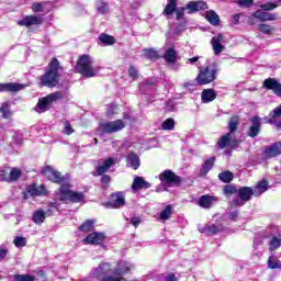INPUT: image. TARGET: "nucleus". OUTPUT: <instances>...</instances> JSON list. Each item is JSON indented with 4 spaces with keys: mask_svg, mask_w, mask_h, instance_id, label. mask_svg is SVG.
I'll return each instance as SVG.
<instances>
[{
    "mask_svg": "<svg viewBox=\"0 0 281 281\" xmlns=\"http://www.w3.org/2000/svg\"><path fill=\"white\" fill-rule=\"evenodd\" d=\"M0 179L1 181H10V175H8V171L5 170H0Z\"/></svg>",
    "mask_w": 281,
    "mask_h": 281,
    "instance_id": "58",
    "label": "nucleus"
},
{
    "mask_svg": "<svg viewBox=\"0 0 281 281\" xmlns=\"http://www.w3.org/2000/svg\"><path fill=\"white\" fill-rule=\"evenodd\" d=\"M228 128H229V132L231 135L234 134V132L236 131V128H238V117L236 116H233L228 123Z\"/></svg>",
    "mask_w": 281,
    "mask_h": 281,
    "instance_id": "42",
    "label": "nucleus"
},
{
    "mask_svg": "<svg viewBox=\"0 0 281 281\" xmlns=\"http://www.w3.org/2000/svg\"><path fill=\"white\" fill-rule=\"evenodd\" d=\"M172 216V205H167L159 214V221H168Z\"/></svg>",
    "mask_w": 281,
    "mask_h": 281,
    "instance_id": "32",
    "label": "nucleus"
},
{
    "mask_svg": "<svg viewBox=\"0 0 281 281\" xmlns=\"http://www.w3.org/2000/svg\"><path fill=\"white\" fill-rule=\"evenodd\" d=\"M8 256V247L0 246V262Z\"/></svg>",
    "mask_w": 281,
    "mask_h": 281,
    "instance_id": "56",
    "label": "nucleus"
},
{
    "mask_svg": "<svg viewBox=\"0 0 281 281\" xmlns=\"http://www.w3.org/2000/svg\"><path fill=\"white\" fill-rule=\"evenodd\" d=\"M164 58L168 65H175L177 63V50L172 47L165 52Z\"/></svg>",
    "mask_w": 281,
    "mask_h": 281,
    "instance_id": "26",
    "label": "nucleus"
},
{
    "mask_svg": "<svg viewBox=\"0 0 281 281\" xmlns=\"http://www.w3.org/2000/svg\"><path fill=\"white\" fill-rule=\"evenodd\" d=\"M104 238L106 237L103 233L94 232L86 237L85 243H87V245H102V243H104Z\"/></svg>",
    "mask_w": 281,
    "mask_h": 281,
    "instance_id": "15",
    "label": "nucleus"
},
{
    "mask_svg": "<svg viewBox=\"0 0 281 281\" xmlns=\"http://www.w3.org/2000/svg\"><path fill=\"white\" fill-rule=\"evenodd\" d=\"M232 137H233L232 133H227L223 135L217 142L218 148H227V146L232 144Z\"/></svg>",
    "mask_w": 281,
    "mask_h": 281,
    "instance_id": "28",
    "label": "nucleus"
},
{
    "mask_svg": "<svg viewBox=\"0 0 281 281\" xmlns=\"http://www.w3.org/2000/svg\"><path fill=\"white\" fill-rule=\"evenodd\" d=\"M125 127H126V123H124V121L122 120L110 121V122L102 123L100 125L102 133H108V134L120 133V131L124 130Z\"/></svg>",
    "mask_w": 281,
    "mask_h": 281,
    "instance_id": "9",
    "label": "nucleus"
},
{
    "mask_svg": "<svg viewBox=\"0 0 281 281\" xmlns=\"http://www.w3.org/2000/svg\"><path fill=\"white\" fill-rule=\"evenodd\" d=\"M99 41L103 44V45H114L115 44V37L106 34V33H102L99 36Z\"/></svg>",
    "mask_w": 281,
    "mask_h": 281,
    "instance_id": "31",
    "label": "nucleus"
},
{
    "mask_svg": "<svg viewBox=\"0 0 281 281\" xmlns=\"http://www.w3.org/2000/svg\"><path fill=\"white\" fill-rule=\"evenodd\" d=\"M110 181H111V177L109 175L102 176L101 183H103V186H109Z\"/></svg>",
    "mask_w": 281,
    "mask_h": 281,
    "instance_id": "61",
    "label": "nucleus"
},
{
    "mask_svg": "<svg viewBox=\"0 0 281 281\" xmlns=\"http://www.w3.org/2000/svg\"><path fill=\"white\" fill-rule=\"evenodd\" d=\"M125 203H126V199L124 196V193L116 192L111 195V199L108 205L110 207H113L114 210H120V207H124Z\"/></svg>",
    "mask_w": 281,
    "mask_h": 281,
    "instance_id": "11",
    "label": "nucleus"
},
{
    "mask_svg": "<svg viewBox=\"0 0 281 281\" xmlns=\"http://www.w3.org/2000/svg\"><path fill=\"white\" fill-rule=\"evenodd\" d=\"M117 114V105L115 104H110L105 111V115L108 117H112V115Z\"/></svg>",
    "mask_w": 281,
    "mask_h": 281,
    "instance_id": "49",
    "label": "nucleus"
},
{
    "mask_svg": "<svg viewBox=\"0 0 281 281\" xmlns=\"http://www.w3.org/2000/svg\"><path fill=\"white\" fill-rule=\"evenodd\" d=\"M280 246H281V239L279 238V236L272 237L270 240V250L276 251V249H278Z\"/></svg>",
    "mask_w": 281,
    "mask_h": 281,
    "instance_id": "43",
    "label": "nucleus"
},
{
    "mask_svg": "<svg viewBox=\"0 0 281 281\" xmlns=\"http://www.w3.org/2000/svg\"><path fill=\"white\" fill-rule=\"evenodd\" d=\"M81 232H91L93 229V221L88 220L79 227Z\"/></svg>",
    "mask_w": 281,
    "mask_h": 281,
    "instance_id": "45",
    "label": "nucleus"
},
{
    "mask_svg": "<svg viewBox=\"0 0 281 281\" xmlns=\"http://www.w3.org/2000/svg\"><path fill=\"white\" fill-rule=\"evenodd\" d=\"M21 177V170L13 168L11 169L10 173H9V178H5L9 181H18V179Z\"/></svg>",
    "mask_w": 281,
    "mask_h": 281,
    "instance_id": "41",
    "label": "nucleus"
},
{
    "mask_svg": "<svg viewBox=\"0 0 281 281\" xmlns=\"http://www.w3.org/2000/svg\"><path fill=\"white\" fill-rule=\"evenodd\" d=\"M216 158L214 157H211L209 158L207 160H205L204 165L202 166V169L200 171V175L202 177H205V175H207L211 170V168L214 167V161H215Z\"/></svg>",
    "mask_w": 281,
    "mask_h": 281,
    "instance_id": "27",
    "label": "nucleus"
},
{
    "mask_svg": "<svg viewBox=\"0 0 281 281\" xmlns=\"http://www.w3.org/2000/svg\"><path fill=\"white\" fill-rule=\"evenodd\" d=\"M252 16L255 19H258L259 21H276V14L266 12L265 10H257L255 13H252Z\"/></svg>",
    "mask_w": 281,
    "mask_h": 281,
    "instance_id": "21",
    "label": "nucleus"
},
{
    "mask_svg": "<svg viewBox=\"0 0 281 281\" xmlns=\"http://www.w3.org/2000/svg\"><path fill=\"white\" fill-rule=\"evenodd\" d=\"M115 164V158H108L103 161V165H100L95 168V177H100V175H104V172L109 171V168H111Z\"/></svg>",
    "mask_w": 281,
    "mask_h": 281,
    "instance_id": "20",
    "label": "nucleus"
},
{
    "mask_svg": "<svg viewBox=\"0 0 281 281\" xmlns=\"http://www.w3.org/2000/svg\"><path fill=\"white\" fill-rule=\"evenodd\" d=\"M60 74H63V67L58 59L53 58L48 65V69L41 78V85L43 87H56L60 81Z\"/></svg>",
    "mask_w": 281,
    "mask_h": 281,
    "instance_id": "3",
    "label": "nucleus"
},
{
    "mask_svg": "<svg viewBox=\"0 0 281 281\" xmlns=\"http://www.w3.org/2000/svg\"><path fill=\"white\" fill-rule=\"evenodd\" d=\"M63 98H65V93L63 91H57L42 98L35 106L36 113H45V111H49V109H52V104L57 100H63Z\"/></svg>",
    "mask_w": 281,
    "mask_h": 281,
    "instance_id": "5",
    "label": "nucleus"
},
{
    "mask_svg": "<svg viewBox=\"0 0 281 281\" xmlns=\"http://www.w3.org/2000/svg\"><path fill=\"white\" fill-rule=\"evenodd\" d=\"M198 85H210V82H214L216 80V68L214 66H206L204 68H200V72L195 78Z\"/></svg>",
    "mask_w": 281,
    "mask_h": 281,
    "instance_id": "7",
    "label": "nucleus"
},
{
    "mask_svg": "<svg viewBox=\"0 0 281 281\" xmlns=\"http://www.w3.org/2000/svg\"><path fill=\"white\" fill-rule=\"evenodd\" d=\"M201 98L204 104H207L209 102H214V100H216V91L212 89H205L202 91Z\"/></svg>",
    "mask_w": 281,
    "mask_h": 281,
    "instance_id": "25",
    "label": "nucleus"
},
{
    "mask_svg": "<svg viewBox=\"0 0 281 281\" xmlns=\"http://www.w3.org/2000/svg\"><path fill=\"white\" fill-rule=\"evenodd\" d=\"M42 20L36 15H29L19 22V25H24L25 27H30L31 25H41Z\"/></svg>",
    "mask_w": 281,
    "mask_h": 281,
    "instance_id": "23",
    "label": "nucleus"
},
{
    "mask_svg": "<svg viewBox=\"0 0 281 281\" xmlns=\"http://www.w3.org/2000/svg\"><path fill=\"white\" fill-rule=\"evenodd\" d=\"M131 223L135 227H139V224L142 223V218L139 217H132Z\"/></svg>",
    "mask_w": 281,
    "mask_h": 281,
    "instance_id": "60",
    "label": "nucleus"
},
{
    "mask_svg": "<svg viewBox=\"0 0 281 281\" xmlns=\"http://www.w3.org/2000/svg\"><path fill=\"white\" fill-rule=\"evenodd\" d=\"M64 133L65 135H71L74 133V127L69 121H65L64 123Z\"/></svg>",
    "mask_w": 281,
    "mask_h": 281,
    "instance_id": "51",
    "label": "nucleus"
},
{
    "mask_svg": "<svg viewBox=\"0 0 281 281\" xmlns=\"http://www.w3.org/2000/svg\"><path fill=\"white\" fill-rule=\"evenodd\" d=\"M158 179L161 181V186H159L156 191L164 192L166 190V186L172 187V186H179L181 183V178L179 176H176L172 170H165L159 176Z\"/></svg>",
    "mask_w": 281,
    "mask_h": 281,
    "instance_id": "6",
    "label": "nucleus"
},
{
    "mask_svg": "<svg viewBox=\"0 0 281 281\" xmlns=\"http://www.w3.org/2000/svg\"><path fill=\"white\" fill-rule=\"evenodd\" d=\"M44 176L46 177V179H48V181L61 184L59 191L56 193L57 201H61V203H81V201H85V193L74 192L71 190V184L65 183V178L63 177V175H60L59 171L54 169V167H45Z\"/></svg>",
    "mask_w": 281,
    "mask_h": 281,
    "instance_id": "1",
    "label": "nucleus"
},
{
    "mask_svg": "<svg viewBox=\"0 0 281 281\" xmlns=\"http://www.w3.org/2000/svg\"><path fill=\"white\" fill-rule=\"evenodd\" d=\"M199 58H201V57L196 56V57H193V58H189V59L187 60V63H188L189 65H195V63H199Z\"/></svg>",
    "mask_w": 281,
    "mask_h": 281,
    "instance_id": "62",
    "label": "nucleus"
},
{
    "mask_svg": "<svg viewBox=\"0 0 281 281\" xmlns=\"http://www.w3.org/2000/svg\"><path fill=\"white\" fill-rule=\"evenodd\" d=\"M236 3L239 8H251L254 5V0H237Z\"/></svg>",
    "mask_w": 281,
    "mask_h": 281,
    "instance_id": "50",
    "label": "nucleus"
},
{
    "mask_svg": "<svg viewBox=\"0 0 281 281\" xmlns=\"http://www.w3.org/2000/svg\"><path fill=\"white\" fill-rule=\"evenodd\" d=\"M201 10H207V3L204 1H196L195 2V12H199Z\"/></svg>",
    "mask_w": 281,
    "mask_h": 281,
    "instance_id": "54",
    "label": "nucleus"
},
{
    "mask_svg": "<svg viewBox=\"0 0 281 281\" xmlns=\"http://www.w3.org/2000/svg\"><path fill=\"white\" fill-rule=\"evenodd\" d=\"M148 188H150V183L146 180H144V178L136 176L134 178V181L132 183V190L134 192H137V190H148Z\"/></svg>",
    "mask_w": 281,
    "mask_h": 281,
    "instance_id": "17",
    "label": "nucleus"
},
{
    "mask_svg": "<svg viewBox=\"0 0 281 281\" xmlns=\"http://www.w3.org/2000/svg\"><path fill=\"white\" fill-rule=\"evenodd\" d=\"M175 10H177V0H169L162 14H166L167 16H169V14H172V12H175Z\"/></svg>",
    "mask_w": 281,
    "mask_h": 281,
    "instance_id": "34",
    "label": "nucleus"
},
{
    "mask_svg": "<svg viewBox=\"0 0 281 281\" xmlns=\"http://www.w3.org/2000/svg\"><path fill=\"white\" fill-rule=\"evenodd\" d=\"M100 68L93 67V59L89 55H82L77 61V71L86 78H95Z\"/></svg>",
    "mask_w": 281,
    "mask_h": 281,
    "instance_id": "4",
    "label": "nucleus"
},
{
    "mask_svg": "<svg viewBox=\"0 0 281 281\" xmlns=\"http://www.w3.org/2000/svg\"><path fill=\"white\" fill-rule=\"evenodd\" d=\"M263 87H266V89H270L273 91V93H276V95L281 98V83L278 82V80L271 78L266 79L263 81Z\"/></svg>",
    "mask_w": 281,
    "mask_h": 281,
    "instance_id": "16",
    "label": "nucleus"
},
{
    "mask_svg": "<svg viewBox=\"0 0 281 281\" xmlns=\"http://www.w3.org/2000/svg\"><path fill=\"white\" fill-rule=\"evenodd\" d=\"M139 71L137 70V68H135V66H131L128 68V76L130 78H133V80H135V78H137Z\"/></svg>",
    "mask_w": 281,
    "mask_h": 281,
    "instance_id": "53",
    "label": "nucleus"
},
{
    "mask_svg": "<svg viewBox=\"0 0 281 281\" xmlns=\"http://www.w3.org/2000/svg\"><path fill=\"white\" fill-rule=\"evenodd\" d=\"M251 196H254V189L249 187L239 188L238 198L232 201L231 207H243L247 201H251Z\"/></svg>",
    "mask_w": 281,
    "mask_h": 281,
    "instance_id": "8",
    "label": "nucleus"
},
{
    "mask_svg": "<svg viewBox=\"0 0 281 281\" xmlns=\"http://www.w3.org/2000/svg\"><path fill=\"white\" fill-rule=\"evenodd\" d=\"M269 269H281V261L276 256H270L268 259Z\"/></svg>",
    "mask_w": 281,
    "mask_h": 281,
    "instance_id": "35",
    "label": "nucleus"
},
{
    "mask_svg": "<svg viewBox=\"0 0 281 281\" xmlns=\"http://www.w3.org/2000/svg\"><path fill=\"white\" fill-rule=\"evenodd\" d=\"M14 281H36V277L32 274H15L13 276Z\"/></svg>",
    "mask_w": 281,
    "mask_h": 281,
    "instance_id": "38",
    "label": "nucleus"
},
{
    "mask_svg": "<svg viewBox=\"0 0 281 281\" xmlns=\"http://www.w3.org/2000/svg\"><path fill=\"white\" fill-rule=\"evenodd\" d=\"M218 179L224 183H229L234 180V173H232L231 171H224L218 175Z\"/></svg>",
    "mask_w": 281,
    "mask_h": 281,
    "instance_id": "36",
    "label": "nucleus"
},
{
    "mask_svg": "<svg viewBox=\"0 0 281 281\" xmlns=\"http://www.w3.org/2000/svg\"><path fill=\"white\" fill-rule=\"evenodd\" d=\"M13 245H15V247H25V245H27V239L25 237L18 236L13 239Z\"/></svg>",
    "mask_w": 281,
    "mask_h": 281,
    "instance_id": "46",
    "label": "nucleus"
},
{
    "mask_svg": "<svg viewBox=\"0 0 281 281\" xmlns=\"http://www.w3.org/2000/svg\"><path fill=\"white\" fill-rule=\"evenodd\" d=\"M29 196H47V188L44 184H30L24 192V199Z\"/></svg>",
    "mask_w": 281,
    "mask_h": 281,
    "instance_id": "10",
    "label": "nucleus"
},
{
    "mask_svg": "<svg viewBox=\"0 0 281 281\" xmlns=\"http://www.w3.org/2000/svg\"><path fill=\"white\" fill-rule=\"evenodd\" d=\"M0 113L2 114V117H4L5 120L12 117V111L10 110V103H8V102L2 103V105L0 106Z\"/></svg>",
    "mask_w": 281,
    "mask_h": 281,
    "instance_id": "30",
    "label": "nucleus"
},
{
    "mask_svg": "<svg viewBox=\"0 0 281 281\" xmlns=\"http://www.w3.org/2000/svg\"><path fill=\"white\" fill-rule=\"evenodd\" d=\"M235 192H236V189L234 187H232V186H226L224 188V193L225 194H234Z\"/></svg>",
    "mask_w": 281,
    "mask_h": 281,
    "instance_id": "59",
    "label": "nucleus"
},
{
    "mask_svg": "<svg viewBox=\"0 0 281 281\" xmlns=\"http://www.w3.org/2000/svg\"><path fill=\"white\" fill-rule=\"evenodd\" d=\"M260 245H262V238H260V237L255 238V240H254V247H258V246H260Z\"/></svg>",
    "mask_w": 281,
    "mask_h": 281,
    "instance_id": "64",
    "label": "nucleus"
},
{
    "mask_svg": "<svg viewBox=\"0 0 281 281\" xmlns=\"http://www.w3.org/2000/svg\"><path fill=\"white\" fill-rule=\"evenodd\" d=\"M44 5H45V3L35 2L32 5V10H33V12H43Z\"/></svg>",
    "mask_w": 281,
    "mask_h": 281,
    "instance_id": "55",
    "label": "nucleus"
},
{
    "mask_svg": "<svg viewBox=\"0 0 281 281\" xmlns=\"http://www.w3.org/2000/svg\"><path fill=\"white\" fill-rule=\"evenodd\" d=\"M187 10H188V14H193V12H196V2L191 1L189 3H187Z\"/></svg>",
    "mask_w": 281,
    "mask_h": 281,
    "instance_id": "52",
    "label": "nucleus"
},
{
    "mask_svg": "<svg viewBox=\"0 0 281 281\" xmlns=\"http://www.w3.org/2000/svg\"><path fill=\"white\" fill-rule=\"evenodd\" d=\"M269 190V182L267 180H261L257 183V186L252 189L254 196H261Z\"/></svg>",
    "mask_w": 281,
    "mask_h": 281,
    "instance_id": "22",
    "label": "nucleus"
},
{
    "mask_svg": "<svg viewBox=\"0 0 281 281\" xmlns=\"http://www.w3.org/2000/svg\"><path fill=\"white\" fill-rule=\"evenodd\" d=\"M260 8L265 12H269L271 10H276V8H278V3H276V2H267L265 4H261Z\"/></svg>",
    "mask_w": 281,
    "mask_h": 281,
    "instance_id": "47",
    "label": "nucleus"
},
{
    "mask_svg": "<svg viewBox=\"0 0 281 281\" xmlns=\"http://www.w3.org/2000/svg\"><path fill=\"white\" fill-rule=\"evenodd\" d=\"M135 269V266L128 261L121 260L113 269L111 263L101 262L98 268L92 270V276L102 281H126L122 276L131 273Z\"/></svg>",
    "mask_w": 281,
    "mask_h": 281,
    "instance_id": "2",
    "label": "nucleus"
},
{
    "mask_svg": "<svg viewBox=\"0 0 281 281\" xmlns=\"http://www.w3.org/2000/svg\"><path fill=\"white\" fill-rule=\"evenodd\" d=\"M206 21H209V23H211V25H218V21H221V20L218 19V14H216V12L207 11L206 12Z\"/></svg>",
    "mask_w": 281,
    "mask_h": 281,
    "instance_id": "33",
    "label": "nucleus"
},
{
    "mask_svg": "<svg viewBox=\"0 0 281 281\" xmlns=\"http://www.w3.org/2000/svg\"><path fill=\"white\" fill-rule=\"evenodd\" d=\"M223 43H225V37H223L222 34L216 35L212 38L211 44L213 46V52L215 56H218V54H221L225 49Z\"/></svg>",
    "mask_w": 281,
    "mask_h": 281,
    "instance_id": "14",
    "label": "nucleus"
},
{
    "mask_svg": "<svg viewBox=\"0 0 281 281\" xmlns=\"http://www.w3.org/2000/svg\"><path fill=\"white\" fill-rule=\"evenodd\" d=\"M127 166L133 168L134 170H137L140 166L139 156L135 153H131L126 157Z\"/></svg>",
    "mask_w": 281,
    "mask_h": 281,
    "instance_id": "24",
    "label": "nucleus"
},
{
    "mask_svg": "<svg viewBox=\"0 0 281 281\" xmlns=\"http://www.w3.org/2000/svg\"><path fill=\"white\" fill-rule=\"evenodd\" d=\"M251 125L248 128L247 135L248 137H258L260 135V128L262 124L260 123V119L258 116H254L250 119Z\"/></svg>",
    "mask_w": 281,
    "mask_h": 281,
    "instance_id": "12",
    "label": "nucleus"
},
{
    "mask_svg": "<svg viewBox=\"0 0 281 281\" xmlns=\"http://www.w3.org/2000/svg\"><path fill=\"white\" fill-rule=\"evenodd\" d=\"M25 86L21 83L8 82V83H0V92L1 91H10L11 93H16V91H23Z\"/></svg>",
    "mask_w": 281,
    "mask_h": 281,
    "instance_id": "19",
    "label": "nucleus"
},
{
    "mask_svg": "<svg viewBox=\"0 0 281 281\" xmlns=\"http://www.w3.org/2000/svg\"><path fill=\"white\" fill-rule=\"evenodd\" d=\"M162 131H175V119L169 117L162 123Z\"/></svg>",
    "mask_w": 281,
    "mask_h": 281,
    "instance_id": "39",
    "label": "nucleus"
},
{
    "mask_svg": "<svg viewBox=\"0 0 281 281\" xmlns=\"http://www.w3.org/2000/svg\"><path fill=\"white\" fill-rule=\"evenodd\" d=\"M186 10H188L187 7L182 8V9H178L176 11V19H182L183 15L186 14Z\"/></svg>",
    "mask_w": 281,
    "mask_h": 281,
    "instance_id": "57",
    "label": "nucleus"
},
{
    "mask_svg": "<svg viewBox=\"0 0 281 281\" xmlns=\"http://www.w3.org/2000/svg\"><path fill=\"white\" fill-rule=\"evenodd\" d=\"M95 8L99 14H106L109 12V5L102 1H97Z\"/></svg>",
    "mask_w": 281,
    "mask_h": 281,
    "instance_id": "40",
    "label": "nucleus"
},
{
    "mask_svg": "<svg viewBox=\"0 0 281 281\" xmlns=\"http://www.w3.org/2000/svg\"><path fill=\"white\" fill-rule=\"evenodd\" d=\"M204 234H209L210 236L218 233V227L216 225H209L203 229Z\"/></svg>",
    "mask_w": 281,
    "mask_h": 281,
    "instance_id": "48",
    "label": "nucleus"
},
{
    "mask_svg": "<svg viewBox=\"0 0 281 281\" xmlns=\"http://www.w3.org/2000/svg\"><path fill=\"white\" fill-rule=\"evenodd\" d=\"M281 155V143H274L272 146L263 150V159H271V157H278Z\"/></svg>",
    "mask_w": 281,
    "mask_h": 281,
    "instance_id": "13",
    "label": "nucleus"
},
{
    "mask_svg": "<svg viewBox=\"0 0 281 281\" xmlns=\"http://www.w3.org/2000/svg\"><path fill=\"white\" fill-rule=\"evenodd\" d=\"M45 222V212L43 210H37L33 214V223L41 225Z\"/></svg>",
    "mask_w": 281,
    "mask_h": 281,
    "instance_id": "29",
    "label": "nucleus"
},
{
    "mask_svg": "<svg viewBox=\"0 0 281 281\" xmlns=\"http://www.w3.org/2000/svg\"><path fill=\"white\" fill-rule=\"evenodd\" d=\"M165 281H177V277L175 273H169L166 278Z\"/></svg>",
    "mask_w": 281,
    "mask_h": 281,
    "instance_id": "63",
    "label": "nucleus"
},
{
    "mask_svg": "<svg viewBox=\"0 0 281 281\" xmlns=\"http://www.w3.org/2000/svg\"><path fill=\"white\" fill-rule=\"evenodd\" d=\"M259 32H261V34H273V27L271 25L268 24H260L258 26Z\"/></svg>",
    "mask_w": 281,
    "mask_h": 281,
    "instance_id": "44",
    "label": "nucleus"
},
{
    "mask_svg": "<svg viewBox=\"0 0 281 281\" xmlns=\"http://www.w3.org/2000/svg\"><path fill=\"white\" fill-rule=\"evenodd\" d=\"M217 201H218V198L216 196L202 195L199 199L198 204L200 205V207H203L204 210H209V207H212V205H214V203H216Z\"/></svg>",
    "mask_w": 281,
    "mask_h": 281,
    "instance_id": "18",
    "label": "nucleus"
},
{
    "mask_svg": "<svg viewBox=\"0 0 281 281\" xmlns=\"http://www.w3.org/2000/svg\"><path fill=\"white\" fill-rule=\"evenodd\" d=\"M144 56L145 58H148L149 60H155L158 58V54L157 50L153 49V48H145L144 50Z\"/></svg>",
    "mask_w": 281,
    "mask_h": 281,
    "instance_id": "37",
    "label": "nucleus"
}]
</instances>
